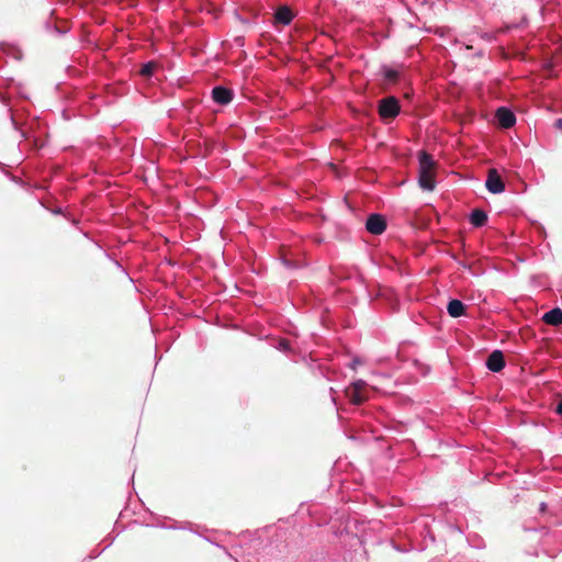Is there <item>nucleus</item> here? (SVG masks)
I'll use <instances>...</instances> for the list:
<instances>
[{
  "mask_svg": "<svg viewBox=\"0 0 562 562\" xmlns=\"http://www.w3.org/2000/svg\"><path fill=\"white\" fill-rule=\"evenodd\" d=\"M364 226L368 233L378 236L386 231L387 223L381 213H371L368 215Z\"/></svg>",
  "mask_w": 562,
  "mask_h": 562,
  "instance_id": "nucleus-3",
  "label": "nucleus"
},
{
  "mask_svg": "<svg viewBox=\"0 0 562 562\" xmlns=\"http://www.w3.org/2000/svg\"><path fill=\"white\" fill-rule=\"evenodd\" d=\"M277 349L282 351V352H284V353H288V352H290L292 350L289 340L285 339V338H281L278 341Z\"/></svg>",
  "mask_w": 562,
  "mask_h": 562,
  "instance_id": "nucleus-19",
  "label": "nucleus"
},
{
  "mask_svg": "<svg viewBox=\"0 0 562 562\" xmlns=\"http://www.w3.org/2000/svg\"><path fill=\"white\" fill-rule=\"evenodd\" d=\"M495 117L502 128H510L516 124V115L508 106H499L495 112Z\"/></svg>",
  "mask_w": 562,
  "mask_h": 562,
  "instance_id": "nucleus-5",
  "label": "nucleus"
},
{
  "mask_svg": "<svg viewBox=\"0 0 562 562\" xmlns=\"http://www.w3.org/2000/svg\"><path fill=\"white\" fill-rule=\"evenodd\" d=\"M547 510V503L541 502L539 505V512L543 514Z\"/></svg>",
  "mask_w": 562,
  "mask_h": 562,
  "instance_id": "nucleus-23",
  "label": "nucleus"
},
{
  "mask_svg": "<svg viewBox=\"0 0 562 562\" xmlns=\"http://www.w3.org/2000/svg\"><path fill=\"white\" fill-rule=\"evenodd\" d=\"M488 221L487 213L482 209H474L469 214V222L475 228H481L486 225Z\"/></svg>",
  "mask_w": 562,
  "mask_h": 562,
  "instance_id": "nucleus-10",
  "label": "nucleus"
},
{
  "mask_svg": "<svg viewBox=\"0 0 562 562\" xmlns=\"http://www.w3.org/2000/svg\"><path fill=\"white\" fill-rule=\"evenodd\" d=\"M112 542H113V539H112V540H111V541H110V542H109V543H108L103 549H101V550H95V549H94V550H92V551L88 554V557L83 559V561H82V562H89V561H91V560L97 559L99 555H101V553H102L106 548H109V547L112 544Z\"/></svg>",
  "mask_w": 562,
  "mask_h": 562,
  "instance_id": "nucleus-18",
  "label": "nucleus"
},
{
  "mask_svg": "<svg viewBox=\"0 0 562 562\" xmlns=\"http://www.w3.org/2000/svg\"><path fill=\"white\" fill-rule=\"evenodd\" d=\"M449 316L458 318L467 314V305L459 299H451L447 304Z\"/></svg>",
  "mask_w": 562,
  "mask_h": 562,
  "instance_id": "nucleus-9",
  "label": "nucleus"
},
{
  "mask_svg": "<svg viewBox=\"0 0 562 562\" xmlns=\"http://www.w3.org/2000/svg\"><path fill=\"white\" fill-rule=\"evenodd\" d=\"M211 98L218 105H227L234 99V91L225 86H215L211 91Z\"/></svg>",
  "mask_w": 562,
  "mask_h": 562,
  "instance_id": "nucleus-4",
  "label": "nucleus"
},
{
  "mask_svg": "<svg viewBox=\"0 0 562 562\" xmlns=\"http://www.w3.org/2000/svg\"><path fill=\"white\" fill-rule=\"evenodd\" d=\"M485 366L491 372H494V373L501 372L506 366L503 351L499 349L493 350L488 355V357L485 361Z\"/></svg>",
  "mask_w": 562,
  "mask_h": 562,
  "instance_id": "nucleus-7",
  "label": "nucleus"
},
{
  "mask_svg": "<svg viewBox=\"0 0 562 562\" xmlns=\"http://www.w3.org/2000/svg\"><path fill=\"white\" fill-rule=\"evenodd\" d=\"M273 19L274 23L289 25L294 19V13L288 5H282L276 10Z\"/></svg>",
  "mask_w": 562,
  "mask_h": 562,
  "instance_id": "nucleus-8",
  "label": "nucleus"
},
{
  "mask_svg": "<svg viewBox=\"0 0 562 562\" xmlns=\"http://www.w3.org/2000/svg\"><path fill=\"white\" fill-rule=\"evenodd\" d=\"M485 188L493 194H499L505 191V183L495 169L490 170L485 180Z\"/></svg>",
  "mask_w": 562,
  "mask_h": 562,
  "instance_id": "nucleus-6",
  "label": "nucleus"
},
{
  "mask_svg": "<svg viewBox=\"0 0 562 562\" xmlns=\"http://www.w3.org/2000/svg\"><path fill=\"white\" fill-rule=\"evenodd\" d=\"M418 170L431 171L436 165V161L429 153L426 150H420L418 153Z\"/></svg>",
  "mask_w": 562,
  "mask_h": 562,
  "instance_id": "nucleus-14",
  "label": "nucleus"
},
{
  "mask_svg": "<svg viewBox=\"0 0 562 562\" xmlns=\"http://www.w3.org/2000/svg\"><path fill=\"white\" fill-rule=\"evenodd\" d=\"M104 256H105L106 258H109L110 260H112V261H113V263L115 265V267H116L117 269H120V270H121V271H123L126 276H128L127 271L124 269V267L121 265V262H120V261H117L116 259L112 258V256H111L108 251H104Z\"/></svg>",
  "mask_w": 562,
  "mask_h": 562,
  "instance_id": "nucleus-20",
  "label": "nucleus"
},
{
  "mask_svg": "<svg viewBox=\"0 0 562 562\" xmlns=\"http://www.w3.org/2000/svg\"><path fill=\"white\" fill-rule=\"evenodd\" d=\"M401 102L394 95L378 101V113L382 121L394 120L401 113Z\"/></svg>",
  "mask_w": 562,
  "mask_h": 562,
  "instance_id": "nucleus-2",
  "label": "nucleus"
},
{
  "mask_svg": "<svg viewBox=\"0 0 562 562\" xmlns=\"http://www.w3.org/2000/svg\"><path fill=\"white\" fill-rule=\"evenodd\" d=\"M475 57H482L483 56V50H479L474 54Z\"/></svg>",
  "mask_w": 562,
  "mask_h": 562,
  "instance_id": "nucleus-29",
  "label": "nucleus"
},
{
  "mask_svg": "<svg viewBox=\"0 0 562 562\" xmlns=\"http://www.w3.org/2000/svg\"><path fill=\"white\" fill-rule=\"evenodd\" d=\"M418 184L423 190L432 191L436 187V181L431 171L418 170Z\"/></svg>",
  "mask_w": 562,
  "mask_h": 562,
  "instance_id": "nucleus-12",
  "label": "nucleus"
},
{
  "mask_svg": "<svg viewBox=\"0 0 562 562\" xmlns=\"http://www.w3.org/2000/svg\"><path fill=\"white\" fill-rule=\"evenodd\" d=\"M0 102H2L5 106H8V115H9V120L11 122L12 127L15 131H19L21 133L22 137H25V133L22 130H20L19 124L12 114V109L9 105V100L5 98V95L1 91H0Z\"/></svg>",
  "mask_w": 562,
  "mask_h": 562,
  "instance_id": "nucleus-16",
  "label": "nucleus"
},
{
  "mask_svg": "<svg viewBox=\"0 0 562 562\" xmlns=\"http://www.w3.org/2000/svg\"><path fill=\"white\" fill-rule=\"evenodd\" d=\"M380 74L383 76L385 81L390 83H396L401 78V70L393 68L386 64L381 65Z\"/></svg>",
  "mask_w": 562,
  "mask_h": 562,
  "instance_id": "nucleus-13",
  "label": "nucleus"
},
{
  "mask_svg": "<svg viewBox=\"0 0 562 562\" xmlns=\"http://www.w3.org/2000/svg\"><path fill=\"white\" fill-rule=\"evenodd\" d=\"M157 68V64L154 60H149L142 65L139 75L144 78H150Z\"/></svg>",
  "mask_w": 562,
  "mask_h": 562,
  "instance_id": "nucleus-17",
  "label": "nucleus"
},
{
  "mask_svg": "<svg viewBox=\"0 0 562 562\" xmlns=\"http://www.w3.org/2000/svg\"><path fill=\"white\" fill-rule=\"evenodd\" d=\"M542 322H544L548 325L558 327L562 325V310L558 306L549 310L546 312L542 317Z\"/></svg>",
  "mask_w": 562,
  "mask_h": 562,
  "instance_id": "nucleus-11",
  "label": "nucleus"
},
{
  "mask_svg": "<svg viewBox=\"0 0 562 562\" xmlns=\"http://www.w3.org/2000/svg\"><path fill=\"white\" fill-rule=\"evenodd\" d=\"M372 390L368 386L364 380L353 381L346 390L345 394L350 404L359 406L369 400Z\"/></svg>",
  "mask_w": 562,
  "mask_h": 562,
  "instance_id": "nucleus-1",
  "label": "nucleus"
},
{
  "mask_svg": "<svg viewBox=\"0 0 562 562\" xmlns=\"http://www.w3.org/2000/svg\"><path fill=\"white\" fill-rule=\"evenodd\" d=\"M0 49L7 56H10V57H12V58H14L16 60H21L22 59V52L20 50V48H18L16 46H14L12 44L1 43L0 44Z\"/></svg>",
  "mask_w": 562,
  "mask_h": 562,
  "instance_id": "nucleus-15",
  "label": "nucleus"
},
{
  "mask_svg": "<svg viewBox=\"0 0 562 562\" xmlns=\"http://www.w3.org/2000/svg\"><path fill=\"white\" fill-rule=\"evenodd\" d=\"M82 235L85 236V238H88V239H91L98 248L102 249V246L98 243V241H94L91 237H90V234L88 232H82Z\"/></svg>",
  "mask_w": 562,
  "mask_h": 562,
  "instance_id": "nucleus-21",
  "label": "nucleus"
},
{
  "mask_svg": "<svg viewBox=\"0 0 562 562\" xmlns=\"http://www.w3.org/2000/svg\"><path fill=\"white\" fill-rule=\"evenodd\" d=\"M481 37H482L483 40L491 41L493 36H492L491 34H488V33H484V34H482V36H481Z\"/></svg>",
  "mask_w": 562,
  "mask_h": 562,
  "instance_id": "nucleus-26",
  "label": "nucleus"
},
{
  "mask_svg": "<svg viewBox=\"0 0 562 562\" xmlns=\"http://www.w3.org/2000/svg\"><path fill=\"white\" fill-rule=\"evenodd\" d=\"M70 222L74 226H77L79 224V221L76 218H71Z\"/></svg>",
  "mask_w": 562,
  "mask_h": 562,
  "instance_id": "nucleus-28",
  "label": "nucleus"
},
{
  "mask_svg": "<svg viewBox=\"0 0 562 562\" xmlns=\"http://www.w3.org/2000/svg\"><path fill=\"white\" fill-rule=\"evenodd\" d=\"M554 126H555L558 130H562V117H559V119L554 122Z\"/></svg>",
  "mask_w": 562,
  "mask_h": 562,
  "instance_id": "nucleus-24",
  "label": "nucleus"
},
{
  "mask_svg": "<svg viewBox=\"0 0 562 562\" xmlns=\"http://www.w3.org/2000/svg\"><path fill=\"white\" fill-rule=\"evenodd\" d=\"M359 362H360V360L358 358H355L352 360L351 368L355 369V367L358 366Z\"/></svg>",
  "mask_w": 562,
  "mask_h": 562,
  "instance_id": "nucleus-27",
  "label": "nucleus"
},
{
  "mask_svg": "<svg viewBox=\"0 0 562 562\" xmlns=\"http://www.w3.org/2000/svg\"><path fill=\"white\" fill-rule=\"evenodd\" d=\"M52 213L55 214V215H61L64 214L63 213V209L61 207H55L52 210Z\"/></svg>",
  "mask_w": 562,
  "mask_h": 562,
  "instance_id": "nucleus-25",
  "label": "nucleus"
},
{
  "mask_svg": "<svg viewBox=\"0 0 562 562\" xmlns=\"http://www.w3.org/2000/svg\"><path fill=\"white\" fill-rule=\"evenodd\" d=\"M555 413L560 416H562V400L558 403L555 407Z\"/></svg>",
  "mask_w": 562,
  "mask_h": 562,
  "instance_id": "nucleus-22",
  "label": "nucleus"
}]
</instances>
